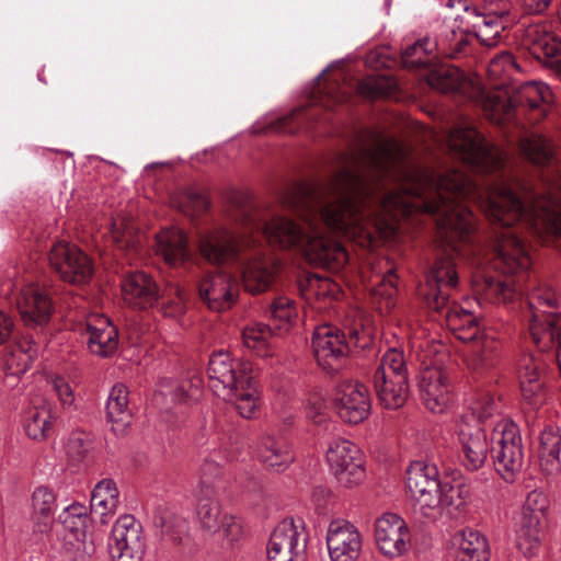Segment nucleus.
<instances>
[{"instance_id": "8", "label": "nucleus", "mask_w": 561, "mask_h": 561, "mask_svg": "<svg viewBox=\"0 0 561 561\" xmlns=\"http://www.w3.org/2000/svg\"><path fill=\"white\" fill-rule=\"evenodd\" d=\"M446 142L450 152L478 173H501L505 167L504 153L489 144L473 127H455Z\"/></svg>"}, {"instance_id": "54", "label": "nucleus", "mask_w": 561, "mask_h": 561, "mask_svg": "<svg viewBox=\"0 0 561 561\" xmlns=\"http://www.w3.org/2000/svg\"><path fill=\"white\" fill-rule=\"evenodd\" d=\"M192 381H181L176 382L173 387H161L160 393L164 397H170L173 402H184L188 398H195L198 392L197 387L193 392L188 390V387H192Z\"/></svg>"}, {"instance_id": "53", "label": "nucleus", "mask_w": 561, "mask_h": 561, "mask_svg": "<svg viewBox=\"0 0 561 561\" xmlns=\"http://www.w3.org/2000/svg\"><path fill=\"white\" fill-rule=\"evenodd\" d=\"M271 314L274 319L288 322L297 314L294 300L288 297H277L271 305Z\"/></svg>"}, {"instance_id": "30", "label": "nucleus", "mask_w": 561, "mask_h": 561, "mask_svg": "<svg viewBox=\"0 0 561 561\" xmlns=\"http://www.w3.org/2000/svg\"><path fill=\"white\" fill-rule=\"evenodd\" d=\"M561 433L558 427H546L540 435L539 462L547 474L560 471Z\"/></svg>"}, {"instance_id": "17", "label": "nucleus", "mask_w": 561, "mask_h": 561, "mask_svg": "<svg viewBox=\"0 0 561 561\" xmlns=\"http://www.w3.org/2000/svg\"><path fill=\"white\" fill-rule=\"evenodd\" d=\"M157 253L165 264L182 268L186 274L196 276L202 268L201 260L191 251L186 233L179 228H165L157 236Z\"/></svg>"}, {"instance_id": "55", "label": "nucleus", "mask_w": 561, "mask_h": 561, "mask_svg": "<svg viewBox=\"0 0 561 561\" xmlns=\"http://www.w3.org/2000/svg\"><path fill=\"white\" fill-rule=\"evenodd\" d=\"M332 493L331 491L322 485L316 486L311 493V504L314 508V514L319 517L327 515L329 506L331 504Z\"/></svg>"}, {"instance_id": "63", "label": "nucleus", "mask_w": 561, "mask_h": 561, "mask_svg": "<svg viewBox=\"0 0 561 561\" xmlns=\"http://www.w3.org/2000/svg\"><path fill=\"white\" fill-rule=\"evenodd\" d=\"M374 524L375 526H394L399 524L400 526H407L405 522L401 518V516L392 512H385L380 514L375 518Z\"/></svg>"}, {"instance_id": "27", "label": "nucleus", "mask_w": 561, "mask_h": 561, "mask_svg": "<svg viewBox=\"0 0 561 561\" xmlns=\"http://www.w3.org/2000/svg\"><path fill=\"white\" fill-rule=\"evenodd\" d=\"M257 457L266 467L276 471L285 470L294 461V453L289 443L273 435H265L259 447Z\"/></svg>"}, {"instance_id": "2", "label": "nucleus", "mask_w": 561, "mask_h": 561, "mask_svg": "<svg viewBox=\"0 0 561 561\" xmlns=\"http://www.w3.org/2000/svg\"><path fill=\"white\" fill-rule=\"evenodd\" d=\"M397 141L378 138L373 147H362L365 171L345 167L322 183L297 184L286 204L299 222L285 216L265 218L253 208L236 214V231L215 228L197 238L199 255L208 263H237L244 289L252 295L266 291L274 279L263 242L284 250H297L308 260L341 266L347 262L344 247L327 236L332 231L360 245L371 244L376 231L391 229L380 219Z\"/></svg>"}, {"instance_id": "42", "label": "nucleus", "mask_w": 561, "mask_h": 561, "mask_svg": "<svg viewBox=\"0 0 561 561\" xmlns=\"http://www.w3.org/2000/svg\"><path fill=\"white\" fill-rule=\"evenodd\" d=\"M62 548L75 560L94 551L92 541H87L85 528H62Z\"/></svg>"}, {"instance_id": "44", "label": "nucleus", "mask_w": 561, "mask_h": 561, "mask_svg": "<svg viewBox=\"0 0 561 561\" xmlns=\"http://www.w3.org/2000/svg\"><path fill=\"white\" fill-rule=\"evenodd\" d=\"M33 518L37 524L47 525L56 508V494L47 486H37L32 494Z\"/></svg>"}, {"instance_id": "37", "label": "nucleus", "mask_w": 561, "mask_h": 561, "mask_svg": "<svg viewBox=\"0 0 561 561\" xmlns=\"http://www.w3.org/2000/svg\"><path fill=\"white\" fill-rule=\"evenodd\" d=\"M435 51L436 45L433 39L424 37L402 51V65L408 69L427 68L436 58Z\"/></svg>"}, {"instance_id": "10", "label": "nucleus", "mask_w": 561, "mask_h": 561, "mask_svg": "<svg viewBox=\"0 0 561 561\" xmlns=\"http://www.w3.org/2000/svg\"><path fill=\"white\" fill-rule=\"evenodd\" d=\"M491 442L495 470L506 482H513L524 463L518 426L508 419H502L492 431Z\"/></svg>"}, {"instance_id": "5", "label": "nucleus", "mask_w": 561, "mask_h": 561, "mask_svg": "<svg viewBox=\"0 0 561 561\" xmlns=\"http://www.w3.org/2000/svg\"><path fill=\"white\" fill-rule=\"evenodd\" d=\"M358 311L353 310L343 321V328L323 324L316 328L311 346L318 365L329 374L337 373L355 348L365 350L371 340L364 330Z\"/></svg>"}, {"instance_id": "59", "label": "nucleus", "mask_w": 561, "mask_h": 561, "mask_svg": "<svg viewBox=\"0 0 561 561\" xmlns=\"http://www.w3.org/2000/svg\"><path fill=\"white\" fill-rule=\"evenodd\" d=\"M243 528H216L213 536L221 541L224 548H233L243 537Z\"/></svg>"}, {"instance_id": "58", "label": "nucleus", "mask_w": 561, "mask_h": 561, "mask_svg": "<svg viewBox=\"0 0 561 561\" xmlns=\"http://www.w3.org/2000/svg\"><path fill=\"white\" fill-rule=\"evenodd\" d=\"M313 116V113L305 114L302 108H296L289 115L282 118L279 128L286 133H295L296 129L300 127L306 119H309Z\"/></svg>"}, {"instance_id": "15", "label": "nucleus", "mask_w": 561, "mask_h": 561, "mask_svg": "<svg viewBox=\"0 0 561 561\" xmlns=\"http://www.w3.org/2000/svg\"><path fill=\"white\" fill-rule=\"evenodd\" d=\"M50 266L60 278L71 284H85L93 275L91 259L76 245L59 241L49 252Z\"/></svg>"}, {"instance_id": "28", "label": "nucleus", "mask_w": 561, "mask_h": 561, "mask_svg": "<svg viewBox=\"0 0 561 561\" xmlns=\"http://www.w3.org/2000/svg\"><path fill=\"white\" fill-rule=\"evenodd\" d=\"M458 546L456 561H488L489 545L485 536L476 528H462L454 536Z\"/></svg>"}, {"instance_id": "46", "label": "nucleus", "mask_w": 561, "mask_h": 561, "mask_svg": "<svg viewBox=\"0 0 561 561\" xmlns=\"http://www.w3.org/2000/svg\"><path fill=\"white\" fill-rule=\"evenodd\" d=\"M65 447L68 458L72 462L79 463L83 461L92 448L91 436L83 431H73L69 434Z\"/></svg>"}, {"instance_id": "49", "label": "nucleus", "mask_w": 561, "mask_h": 561, "mask_svg": "<svg viewBox=\"0 0 561 561\" xmlns=\"http://www.w3.org/2000/svg\"><path fill=\"white\" fill-rule=\"evenodd\" d=\"M319 93L324 94L321 96L323 106L333 110L334 106L346 102L350 98L348 93L340 87L337 82H328L324 85L319 84Z\"/></svg>"}, {"instance_id": "9", "label": "nucleus", "mask_w": 561, "mask_h": 561, "mask_svg": "<svg viewBox=\"0 0 561 561\" xmlns=\"http://www.w3.org/2000/svg\"><path fill=\"white\" fill-rule=\"evenodd\" d=\"M484 98V110L489 112L490 118L495 122H502L508 118L514 110L520 111L528 108L537 113L534 121H539L547 115L553 95L549 85L542 82L529 81L524 83L517 91L516 95L506 99L500 94H486L480 92Z\"/></svg>"}, {"instance_id": "12", "label": "nucleus", "mask_w": 561, "mask_h": 561, "mask_svg": "<svg viewBox=\"0 0 561 561\" xmlns=\"http://www.w3.org/2000/svg\"><path fill=\"white\" fill-rule=\"evenodd\" d=\"M327 461L341 484L352 488L365 478L362 450L351 440L336 438L329 445Z\"/></svg>"}, {"instance_id": "56", "label": "nucleus", "mask_w": 561, "mask_h": 561, "mask_svg": "<svg viewBox=\"0 0 561 561\" xmlns=\"http://www.w3.org/2000/svg\"><path fill=\"white\" fill-rule=\"evenodd\" d=\"M91 497L110 500V505H117L118 490L112 479H103L94 486Z\"/></svg>"}, {"instance_id": "29", "label": "nucleus", "mask_w": 561, "mask_h": 561, "mask_svg": "<svg viewBox=\"0 0 561 561\" xmlns=\"http://www.w3.org/2000/svg\"><path fill=\"white\" fill-rule=\"evenodd\" d=\"M107 419L112 423L115 434L125 433L131 422V412L128 408V390L123 383L112 387L106 402Z\"/></svg>"}, {"instance_id": "41", "label": "nucleus", "mask_w": 561, "mask_h": 561, "mask_svg": "<svg viewBox=\"0 0 561 561\" xmlns=\"http://www.w3.org/2000/svg\"><path fill=\"white\" fill-rule=\"evenodd\" d=\"M24 430L35 440L48 437L53 431L50 411L45 407L31 409L24 420Z\"/></svg>"}, {"instance_id": "50", "label": "nucleus", "mask_w": 561, "mask_h": 561, "mask_svg": "<svg viewBox=\"0 0 561 561\" xmlns=\"http://www.w3.org/2000/svg\"><path fill=\"white\" fill-rule=\"evenodd\" d=\"M472 415L478 421H485L500 411V402L490 394H481L471 405Z\"/></svg>"}, {"instance_id": "14", "label": "nucleus", "mask_w": 561, "mask_h": 561, "mask_svg": "<svg viewBox=\"0 0 561 561\" xmlns=\"http://www.w3.org/2000/svg\"><path fill=\"white\" fill-rule=\"evenodd\" d=\"M469 416H462L457 425V455L459 465L469 472L483 468L490 453L485 431L478 422L470 424Z\"/></svg>"}, {"instance_id": "36", "label": "nucleus", "mask_w": 561, "mask_h": 561, "mask_svg": "<svg viewBox=\"0 0 561 561\" xmlns=\"http://www.w3.org/2000/svg\"><path fill=\"white\" fill-rule=\"evenodd\" d=\"M519 385L525 400L535 405L541 391L538 365L531 355L525 356L519 364Z\"/></svg>"}, {"instance_id": "23", "label": "nucleus", "mask_w": 561, "mask_h": 561, "mask_svg": "<svg viewBox=\"0 0 561 561\" xmlns=\"http://www.w3.org/2000/svg\"><path fill=\"white\" fill-rule=\"evenodd\" d=\"M144 528H113L108 553L113 561H141L145 553Z\"/></svg>"}, {"instance_id": "60", "label": "nucleus", "mask_w": 561, "mask_h": 561, "mask_svg": "<svg viewBox=\"0 0 561 561\" xmlns=\"http://www.w3.org/2000/svg\"><path fill=\"white\" fill-rule=\"evenodd\" d=\"M201 481L198 489L205 488L206 485H213L211 480L217 479L221 476V467L215 460L205 459L201 466Z\"/></svg>"}, {"instance_id": "33", "label": "nucleus", "mask_w": 561, "mask_h": 561, "mask_svg": "<svg viewBox=\"0 0 561 561\" xmlns=\"http://www.w3.org/2000/svg\"><path fill=\"white\" fill-rule=\"evenodd\" d=\"M37 355L36 345L27 340L11 346L4 355L3 368L8 376L19 377L31 366Z\"/></svg>"}, {"instance_id": "32", "label": "nucleus", "mask_w": 561, "mask_h": 561, "mask_svg": "<svg viewBox=\"0 0 561 561\" xmlns=\"http://www.w3.org/2000/svg\"><path fill=\"white\" fill-rule=\"evenodd\" d=\"M374 387L380 403L387 409L402 407L409 397V379L373 378Z\"/></svg>"}, {"instance_id": "19", "label": "nucleus", "mask_w": 561, "mask_h": 561, "mask_svg": "<svg viewBox=\"0 0 561 561\" xmlns=\"http://www.w3.org/2000/svg\"><path fill=\"white\" fill-rule=\"evenodd\" d=\"M12 286L19 291L16 307L23 322L28 327L46 324L53 313V304L48 295L34 284H22L20 279Z\"/></svg>"}, {"instance_id": "22", "label": "nucleus", "mask_w": 561, "mask_h": 561, "mask_svg": "<svg viewBox=\"0 0 561 561\" xmlns=\"http://www.w3.org/2000/svg\"><path fill=\"white\" fill-rule=\"evenodd\" d=\"M530 54L551 68L556 76L561 75V42L559 37L547 30L546 26H536L527 31Z\"/></svg>"}, {"instance_id": "34", "label": "nucleus", "mask_w": 561, "mask_h": 561, "mask_svg": "<svg viewBox=\"0 0 561 561\" xmlns=\"http://www.w3.org/2000/svg\"><path fill=\"white\" fill-rule=\"evenodd\" d=\"M519 150L525 159L539 167L547 165L552 160L550 140L538 133L523 137L519 141Z\"/></svg>"}, {"instance_id": "64", "label": "nucleus", "mask_w": 561, "mask_h": 561, "mask_svg": "<svg viewBox=\"0 0 561 561\" xmlns=\"http://www.w3.org/2000/svg\"><path fill=\"white\" fill-rule=\"evenodd\" d=\"M13 322L10 317L0 311V345L5 343L12 334Z\"/></svg>"}, {"instance_id": "1", "label": "nucleus", "mask_w": 561, "mask_h": 561, "mask_svg": "<svg viewBox=\"0 0 561 561\" xmlns=\"http://www.w3.org/2000/svg\"><path fill=\"white\" fill-rule=\"evenodd\" d=\"M380 219L391 229L376 231V238L397 233L401 218L413 213L436 217L438 252L420 295L426 306L445 314L446 325L456 339L473 342L467 366L482 375L493 368L500 343L481 331L478 318L450 302V289L458 284L456 259L480 270L492 255L494 267L504 273L528 270L530 256L524 241L510 229L515 224L548 239L561 233L560 205L550 192L539 194L519 184L513 185L501 173L482 187L459 170L436 174L410 167L404 149L397 142L383 196Z\"/></svg>"}, {"instance_id": "48", "label": "nucleus", "mask_w": 561, "mask_h": 561, "mask_svg": "<svg viewBox=\"0 0 561 561\" xmlns=\"http://www.w3.org/2000/svg\"><path fill=\"white\" fill-rule=\"evenodd\" d=\"M88 507L79 502H73L65 507L57 516L56 523L69 526H85L89 520Z\"/></svg>"}, {"instance_id": "45", "label": "nucleus", "mask_w": 561, "mask_h": 561, "mask_svg": "<svg viewBox=\"0 0 561 561\" xmlns=\"http://www.w3.org/2000/svg\"><path fill=\"white\" fill-rule=\"evenodd\" d=\"M174 203L187 216H197L206 211L209 206L208 198L193 188L185 190Z\"/></svg>"}, {"instance_id": "61", "label": "nucleus", "mask_w": 561, "mask_h": 561, "mask_svg": "<svg viewBox=\"0 0 561 561\" xmlns=\"http://www.w3.org/2000/svg\"><path fill=\"white\" fill-rule=\"evenodd\" d=\"M324 403L319 397L310 398L307 405V416L316 423L323 421Z\"/></svg>"}, {"instance_id": "20", "label": "nucleus", "mask_w": 561, "mask_h": 561, "mask_svg": "<svg viewBox=\"0 0 561 561\" xmlns=\"http://www.w3.org/2000/svg\"><path fill=\"white\" fill-rule=\"evenodd\" d=\"M307 528H274L267 545L268 561H305Z\"/></svg>"}, {"instance_id": "21", "label": "nucleus", "mask_w": 561, "mask_h": 561, "mask_svg": "<svg viewBox=\"0 0 561 561\" xmlns=\"http://www.w3.org/2000/svg\"><path fill=\"white\" fill-rule=\"evenodd\" d=\"M89 351L100 357H111L118 346V330L104 314H90L85 319Z\"/></svg>"}, {"instance_id": "51", "label": "nucleus", "mask_w": 561, "mask_h": 561, "mask_svg": "<svg viewBox=\"0 0 561 561\" xmlns=\"http://www.w3.org/2000/svg\"><path fill=\"white\" fill-rule=\"evenodd\" d=\"M53 388L64 410H76V396L69 382L62 377H55L51 380Z\"/></svg>"}, {"instance_id": "13", "label": "nucleus", "mask_w": 561, "mask_h": 561, "mask_svg": "<svg viewBox=\"0 0 561 561\" xmlns=\"http://www.w3.org/2000/svg\"><path fill=\"white\" fill-rule=\"evenodd\" d=\"M447 5L465 11L466 26L482 45L493 47L499 43L501 33L505 28L504 19L510 14L507 5L488 13L480 12L477 7L469 4L468 0H448Z\"/></svg>"}, {"instance_id": "11", "label": "nucleus", "mask_w": 561, "mask_h": 561, "mask_svg": "<svg viewBox=\"0 0 561 561\" xmlns=\"http://www.w3.org/2000/svg\"><path fill=\"white\" fill-rule=\"evenodd\" d=\"M541 305L548 309H542L540 313H534L529 321V334L533 342L541 352L554 350L557 363L561 368L560 352H561V325L560 314L558 312V299L554 293L547 291L545 295H539Z\"/></svg>"}, {"instance_id": "57", "label": "nucleus", "mask_w": 561, "mask_h": 561, "mask_svg": "<svg viewBox=\"0 0 561 561\" xmlns=\"http://www.w3.org/2000/svg\"><path fill=\"white\" fill-rule=\"evenodd\" d=\"M515 67V60L510 51H503L495 56L488 68L490 76L497 77L501 72H508Z\"/></svg>"}, {"instance_id": "16", "label": "nucleus", "mask_w": 561, "mask_h": 561, "mask_svg": "<svg viewBox=\"0 0 561 561\" xmlns=\"http://www.w3.org/2000/svg\"><path fill=\"white\" fill-rule=\"evenodd\" d=\"M333 403L340 419L350 424L362 423L371 410L367 387L356 380H341L333 391Z\"/></svg>"}, {"instance_id": "18", "label": "nucleus", "mask_w": 561, "mask_h": 561, "mask_svg": "<svg viewBox=\"0 0 561 561\" xmlns=\"http://www.w3.org/2000/svg\"><path fill=\"white\" fill-rule=\"evenodd\" d=\"M201 300L213 311L221 312L236 302L240 286L233 275L227 272L207 273L197 280Z\"/></svg>"}, {"instance_id": "43", "label": "nucleus", "mask_w": 561, "mask_h": 561, "mask_svg": "<svg viewBox=\"0 0 561 561\" xmlns=\"http://www.w3.org/2000/svg\"><path fill=\"white\" fill-rule=\"evenodd\" d=\"M462 75L456 68L438 67L430 71L428 84L442 93L460 91L462 89Z\"/></svg>"}, {"instance_id": "62", "label": "nucleus", "mask_w": 561, "mask_h": 561, "mask_svg": "<svg viewBox=\"0 0 561 561\" xmlns=\"http://www.w3.org/2000/svg\"><path fill=\"white\" fill-rule=\"evenodd\" d=\"M551 0H520V4L527 14H540L549 5Z\"/></svg>"}, {"instance_id": "52", "label": "nucleus", "mask_w": 561, "mask_h": 561, "mask_svg": "<svg viewBox=\"0 0 561 561\" xmlns=\"http://www.w3.org/2000/svg\"><path fill=\"white\" fill-rule=\"evenodd\" d=\"M116 505H110V500L91 497L90 517L92 523L106 525L114 514Z\"/></svg>"}, {"instance_id": "3", "label": "nucleus", "mask_w": 561, "mask_h": 561, "mask_svg": "<svg viewBox=\"0 0 561 561\" xmlns=\"http://www.w3.org/2000/svg\"><path fill=\"white\" fill-rule=\"evenodd\" d=\"M405 486L413 499V511L427 523H447L465 505L457 488L442 483L435 463L417 460L407 469Z\"/></svg>"}, {"instance_id": "40", "label": "nucleus", "mask_w": 561, "mask_h": 561, "mask_svg": "<svg viewBox=\"0 0 561 561\" xmlns=\"http://www.w3.org/2000/svg\"><path fill=\"white\" fill-rule=\"evenodd\" d=\"M373 378H397V380H405L408 378V369L402 351L397 348L388 350L381 357Z\"/></svg>"}, {"instance_id": "31", "label": "nucleus", "mask_w": 561, "mask_h": 561, "mask_svg": "<svg viewBox=\"0 0 561 561\" xmlns=\"http://www.w3.org/2000/svg\"><path fill=\"white\" fill-rule=\"evenodd\" d=\"M549 507L548 496L538 490H534L528 493L518 514L517 523L519 526H541L549 522Z\"/></svg>"}, {"instance_id": "35", "label": "nucleus", "mask_w": 561, "mask_h": 561, "mask_svg": "<svg viewBox=\"0 0 561 561\" xmlns=\"http://www.w3.org/2000/svg\"><path fill=\"white\" fill-rule=\"evenodd\" d=\"M272 339V330L266 324L255 323L248 325L242 331L244 346L261 357H270L274 355Z\"/></svg>"}, {"instance_id": "38", "label": "nucleus", "mask_w": 561, "mask_h": 561, "mask_svg": "<svg viewBox=\"0 0 561 561\" xmlns=\"http://www.w3.org/2000/svg\"><path fill=\"white\" fill-rule=\"evenodd\" d=\"M477 291L485 297V299L492 302H507L513 300L515 296V289L507 279L500 277L481 274L476 279Z\"/></svg>"}, {"instance_id": "6", "label": "nucleus", "mask_w": 561, "mask_h": 561, "mask_svg": "<svg viewBox=\"0 0 561 561\" xmlns=\"http://www.w3.org/2000/svg\"><path fill=\"white\" fill-rule=\"evenodd\" d=\"M411 347L422 363L419 387L422 400L431 412L445 413L454 402V396L447 371L440 366L445 354H440L443 345L423 339V334L414 332Z\"/></svg>"}, {"instance_id": "39", "label": "nucleus", "mask_w": 561, "mask_h": 561, "mask_svg": "<svg viewBox=\"0 0 561 561\" xmlns=\"http://www.w3.org/2000/svg\"><path fill=\"white\" fill-rule=\"evenodd\" d=\"M409 528H375V539L379 550L387 557L400 556L407 550Z\"/></svg>"}, {"instance_id": "24", "label": "nucleus", "mask_w": 561, "mask_h": 561, "mask_svg": "<svg viewBox=\"0 0 561 561\" xmlns=\"http://www.w3.org/2000/svg\"><path fill=\"white\" fill-rule=\"evenodd\" d=\"M465 11L445 20L438 25L437 34L433 43L436 50L447 57H454L467 45L469 27L465 24Z\"/></svg>"}, {"instance_id": "4", "label": "nucleus", "mask_w": 561, "mask_h": 561, "mask_svg": "<svg viewBox=\"0 0 561 561\" xmlns=\"http://www.w3.org/2000/svg\"><path fill=\"white\" fill-rule=\"evenodd\" d=\"M207 376L216 396L231 401L242 417L254 416L260 397L249 360L234 358L229 352H215L208 360Z\"/></svg>"}, {"instance_id": "26", "label": "nucleus", "mask_w": 561, "mask_h": 561, "mask_svg": "<svg viewBox=\"0 0 561 561\" xmlns=\"http://www.w3.org/2000/svg\"><path fill=\"white\" fill-rule=\"evenodd\" d=\"M196 499V514L202 526H233L236 524L234 516L220 511L214 485L198 489Z\"/></svg>"}, {"instance_id": "7", "label": "nucleus", "mask_w": 561, "mask_h": 561, "mask_svg": "<svg viewBox=\"0 0 561 561\" xmlns=\"http://www.w3.org/2000/svg\"><path fill=\"white\" fill-rule=\"evenodd\" d=\"M122 293L124 300L135 308L147 309L160 305L168 317H178L185 311L186 295L180 285L170 284L160 293L152 277L141 271L123 278Z\"/></svg>"}, {"instance_id": "47", "label": "nucleus", "mask_w": 561, "mask_h": 561, "mask_svg": "<svg viewBox=\"0 0 561 561\" xmlns=\"http://www.w3.org/2000/svg\"><path fill=\"white\" fill-rule=\"evenodd\" d=\"M515 547L527 558L536 554L540 548L539 528H517Z\"/></svg>"}, {"instance_id": "25", "label": "nucleus", "mask_w": 561, "mask_h": 561, "mask_svg": "<svg viewBox=\"0 0 561 561\" xmlns=\"http://www.w3.org/2000/svg\"><path fill=\"white\" fill-rule=\"evenodd\" d=\"M327 545L332 561H356L362 551L357 528H328Z\"/></svg>"}]
</instances>
